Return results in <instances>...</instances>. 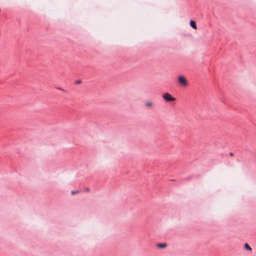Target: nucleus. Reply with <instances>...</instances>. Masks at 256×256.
Returning a JSON list of instances; mask_svg holds the SVG:
<instances>
[{
	"label": "nucleus",
	"mask_w": 256,
	"mask_h": 256,
	"mask_svg": "<svg viewBox=\"0 0 256 256\" xmlns=\"http://www.w3.org/2000/svg\"><path fill=\"white\" fill-rule=\"evenodd\" d=\"M90 190V188H86L85 190V192H88Z\"/></svg>",
	"instance_id": "9"
},
{
	"label": "nucleus",
	"mask_w": 256,
	"mask_h": 256,
	"mask_svg": "<svg viewBox=\"0 0 256 256\" xmlns=\"http://www.w3.org/2000/svg\"><path fill=\"white\" fill-rule=\"evenodd\" d=\"M146 106H152V102H146Z\"/></svg>",
	"instance_id": "6"
},
{
	"label": "nucleus",
	"mask_w": 256,
	"mask_h": 256,
	"mask_svg": "<svg viewBox=\"0 0 256 256\" xmlns=\"http://www.w3.org/2000/svg\"><path fill=\"white\" fill-rule=\"evenodd\" d=\"M172 180V181H174V180Z\"/></svg>",
	"instance_id": "11"
},
{
	"label": "nucleus",
	"mask_w": 256,
	"mask_h": 256,
	"mask_svg": "<svg viewBox=\"0 0 256 256\" xmlns=\"http://www.w3.org/2000/svg\"><path fill=\"white\" fill-rule=\"evenodd\" d=\"M79 192V191L78 190H76V191H72V194H77Z\"/></svg>",
	"instance_id": "8"
},
{
	"label": "nucleus",
	"mask_w": 256,
	"mask_h": 256,
	"mask_svg": "<svg viewBox=\"0 0 256 256\" xmlns=\"http://www.w3.org/2000/svg\"><path fill=\"white\" fill-rule=\"evenodd\" d=\"M163 98L167 102H172L176 100V98L172 97L170 94L166 92L163 94Z\"/></svg>",
	"instance_id": "1"
},
{
	"label": "nucleus",
	"mask_w": 256,
	"mask_h": 256,
	"mask_svg": "<svg viewBox=\"0 0 256 256\" xmlns=\"http://www.w3.org/2000/svg\"><path fill=\"white\" fill-rule=\"evenodd\" d=\"M190 24L192 28L194 29H196V25L195 22L192 20H190Z\"/></svg>",
	"instance_id": "4"
},
{
	"label": "nucleus",
	"mask_w": 256,
	"mask_h": 256,
	"mask_svg": "<svg viewBox=\"0 0 256 256\" xmlns=\"http://www.w3.org/2000/svg\"><path fill=\"white\" fill-rule=\"evenodd\" d=\"M156 246L158 248H163L166 246V243H158Z\"/></svg>",
	"instance_id": "3"
},
{
	"label": "nucleus",
	"mask_w": 256,
	"mask_h": 256,
	"mask_svg": "<svg viewBox=\"0 0 256 256\" xmlns=\"http://www.w3.org/2000/svg\"><path fill=\"white\" fill-rule=\"evenodd\" d=\"M178 82L184 86H186L188 84L186 78L183 76H180L178 78Z\"/></svg>",
	"instance_id": "2"
},
{
	"label": "nucleus",
	"mask_w": 256,
	"mask_h": 256,
	"mask_svg": "<svg viewBox=\"0 0 256 256\" xmlns=\"http://www.w3.org/2000/svg\"><path fill=\"white\" fill-rule=\"evenodd\" d=\"M82 82V80H77L75 84H80V83Z\"/></svg>",
	"instance_id": "7"
},
{
	"label": "nucleus",
	"mask_w": 256,
	"mask_h": 256,
	"mask_svg": "<svg viewBox=\"0 0 256 256\" xmlns=\"http://www.w3.org/2000/svg\"><path fill=\"white\" fill-rule=\"evenodd\" d=\"M244 248L248 250L252 251V249L251 247L247 244H244Z\"/></svg>",
	"instance_id": "5"
},
{
	"label": "nucleus",
	"mask_w": 256,
	"mask_h": 256,
	"mask_svg": "<svg viewBox=\"0 0 256 256\" xmlns=\"http://www.w3.org/2000/svg\"><path fill=\"white\" fill-rule=\"evenodd\" d=\"M230 156H232L233 155V153L232 152H230Z\"/></svg>",
	"instance_id": "10"
}]
</instances>
